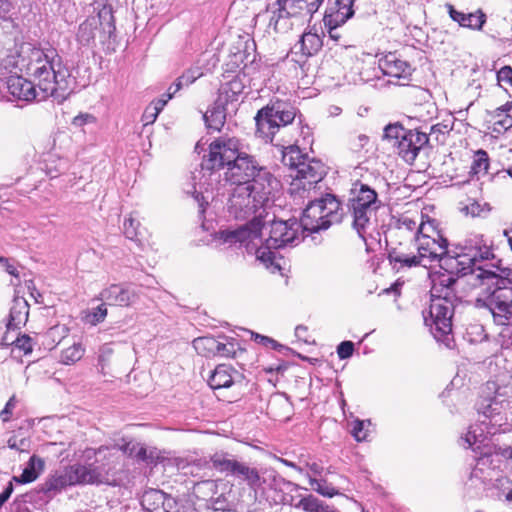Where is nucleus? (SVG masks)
I'll return each mask as SVG.
<instances>
[{
  "label": "nucleus",
  "mask_w": 512,
  "mask_h": 512,
  "mask_svg": "<svg viewBox=\"0 0 512 512\" xmlns=\"http://www.w3.org/2000/svg\"><path fill=\"white\" fill-rule=\"evenodd\" d=\"M25 69L33 82L17 75L7 79V89L15 99L30 102L53 97L62 102L68 95L72 79L55 50L32 49Z\"/></svg>",
  "instance_id": "f257e3e1"
},
{
  "label": "nucleus",
  "mask_w": 512,
  "mask_h": 512,
  "mask_svg": "<svg viewBox=\"0 0 512 512\" xmlns=\"http://www.w3.org/2000/svg\"><path fill=\"white\" fill-rule=\"evenodd\" d=\"M279 185L259 182V186L235 185L228 199L227 209L235 219H248L251 221L235 230H223L216 234V240L220 244L233 245L236 243L256 246L262 240V219L267 215L273 193Z\"/></svg>",
  "instance_id": "f03ea898"
},
{
  "label": "nucleus",
  "mask_w": 512,
  "mask_h": 512,
  "mask_svg": "<svg viewBox=\"0 0 512 512\" xmlns=\"http://www.w3.org/2000/svg\"><path fill=\"white\" fill-rule=\"evenodd\" d=\"M447 246V240L438 230L435 221H423L421 218L418 235H415L416 255L420 266L427 267L433 262H439L442 269L451 272L463 271L480 260H489L494 256L489 245L480 244L478 241L454 256L447 253Z\"/></svg>",
  "instance_id": "7ed1b4c3"
},
{
  "label": "nucleus",
  "mask_w": 512,
  "mask_h": 512,
  "mask_svg": "<svg viewBox=\"0 0 512 512\" xmlns=\"http://www.w3.org/2000/svg\"><path fill=\"white\" fill-rule=\"evenodd\" d=\"M510 391L506 387L495 389L493 397L483 398L478 404V413L484 420L480 424L471 425L466 434L461 438L464 448L479 451L488 448V435H494L499 431L505 432L512 424V401Z\"/></svg>",
  "instance_id": "20e7f679"
},
{
  "label": "nucleus",
  "mask_w": 512,
  "mask_h": 512,
  "mask_svg": "<svg viewBox=\"0 0 512 512\" xmlns=\"http://www.w3.org/2000/svg\"><path fill=\"white\" fill-rule=\"evenodd\" d=\"M492 268L490 264L478 268L479 285L487 288L477 301L489 310L496 325L504 326L499 338L502 347L508 348L512 345V287L506 286V280Z\"/></svg>",
  "instance_id": "39448f33"
},
{
  "label": "nucleus",
  "mask_w": 512,
  "mask_h": 512,
  "mask_svg": "<svg viewBox=\"0 0 512 512\" xmlns=\"http://www.w3.org/2000/svg\"><path fill=\"white\" fill-rule=\"evenodd\" d=\"M300 229V224L295 219L272 221L269 226L268 237L265 239V246L257 247V244L256 246L250 245L247 248H256V260L270 272H279L282 270L284 261L275 250L298 241Z\"/></svg>",
  "instance_id": "423d86ee"
},
{
  "label": "nucleus",
  "mask_w": 512,
  "mask_h": 512,
  "mask_svg": "<svg viewBox=\"0 0 512 512\" xmlns=\"http://www.w3.org/2000/svg\"><path fill=\"white\" fill-rule=\"evenodd\" d=\"M380 205L381 202L373 188L360 181H355L352 184L348 206L353 216V226L361 237L370 224L372 215Z\"/></svg>",
  "instance_id": "0eeeda50"
},
{
  "label": "nucleus",
  "mask_w": 512,
  "mask_h": 512,
  "mask_svg": "<svg viewBox=\"0 0 512 512\" xmlns=\"http://www.w3.org/2000/svg\"><path fill=\"white\" fill-rule=\"evenodd\" d=\"M341 216L339 200L334 195L327 194L308 204L299 224L302 230L317 232L339 222Z\"/></svg>",
  "instance_id": "6e6552de"
},
{
  "label": "nucleus",
  "mask_w": 512,
  "mask_h": 512,
  "mask_svg": "<svg viewBox=\"0 0 512 512\" xmlns=\"http://www.w3.org/2000/svg\"><path fill=\"white\" fill-rule=\"evenodd\" d=\"M225 179L233 185L251 183L259 186V182L279 185L278 180L264 167L260 166L254 157L242 152L227 168Z\"/></svg>",
  "instance_id": "1a4fd4ad"
},
{
  "label": "nucleus",
  "mask_w": 512,
  "mask_h": 512,
  "mask_svg": "<svg viewBox=\"0 0 512 512\" xmlns=\"http://www.w3.org/2000/svg\"><path fill=\"white\" fill-rule=\"evenodd\" d=\"M296 111L290 105L276 101L258 111L255 120L257 133L265 141H273L276 132L281 127L292 123Z\"/></svg>",
  "instance_id": "9d476101"
},
{
  "label": "nucleus",
  "mask_w": 512,
  "mask_h": 512,
  "mask_svg": "<svg viewBox=\"0 0 512 512\" xmlns=\"http://www.w3.org/2000/svg\"><path fill=\"white\" fill-rule=\"evenodd\" d=\"M453 312L454 302L448 297V293L432 297L429 309L423 312V318L436 340L448 339L452 331Z\"/></svg>",
  "instance_id": "9b49d317"
},
{
  "label": "nucleus",
  "mask_w": 512,
  "mask_h": 512,
  "mask_svg": "<svg viewBox=\"0 0 512 512\" xmlns=\"http://www.w3.org/2000/svg\"><path fill=\"white\" fill-rule=\"evenodd\" d=\"M326 175L325 165L318 159H307L300 164L299 168L290 173L292 178L290 192L293 195L304 197L305 193L314 190L319 182Z\"/></svg>",
  "instance_id": "f8f14e48"
},
{
  "label": "nucleus",
  "mask_w": 512,
  "mask_h": 512,
  "mask_svg": "<svg viewBox=\"0 0 512 512\" xmlns=\"http://www.w3.org/2000/svg\"><path fill=\"white\" fill-rule=\"evenodd\" d=\"M115 31L114 17L110 6H103L95 17L87 18L80 24L77 32V41L84 46L94 43L96 37L103 35L110 37Z\"/></svg>",
  "instance_id": "ddd939ff"
},
{
  "label": "nucleus",
  "mask_w": 512,
  "mask_h": 512,
  "mask_svg": "<svg viewBox=\"0 0 512 512\" xmlns=\"http://www.w3.org/2000/svg\"><path fill=\"white\" fill-rule=\"evenodd\" d=\"M239 139L235 137H219L209 145V154L203 162V169L218 170L229 168L241 154Z\"/></svg>",
  "instance_id": "4468645a"
},
{
  "label": "nucleus",
  "mask_w": 512,
  "mask_h": 512,
  "mask_svg": "<svg viewBox=\"0 0 512 512\" xmlns=\"http://www.w3.org/2000/svg\"><path fill=\"white\" fill-rule=\"evenodd\" d=\"M293 0H275L267 5L269 14L268 27L276 33H287L299 23L297 12L299 10Z\"/></svg>",
  "instance_id": "2eb2a0df"
},
{
  "label": "nucleus",
  "mask_w": 512,
  "mask_h": 512,
  "mask_svg": "<svg viewBox=\"0 0 512 512\" xmlns=\"http://www.w3.org/2000/svg\"><path fill=\"white\" fill-rule=\"evenodd\" d=\"M488 260H480L477 262V264H473L469 266L467 269L463 271H455L451 272L448 269H444L447 274L441 275L437 278L433 279V286H432V297H435L439 294L445 295L448 293V297H450L452 292V287L454 285H459L461 280L456 279L454 275L461 274L463 277H467V282L476 286V282H479V278H477V274L479 273V266H486L488 267L489 264L487 263Z\"/></svg>",
  "instance_id": "dca6fc26"
},
{
  "label": "nucleus",
  "mask_w": 512,
  "mask_h": 512,
  "mask_svg": "<svg viewBox=\"0 0 512 512\" xmlns=\"http://www.w3.org/2000/svg\"><path fill=\"white\" fill-rule=\"evenodd\" d=\"M193 347L199 355L204 357H235L239 348L234 339H228L227 337L216 339L209 336L194 339Z\"/></svg>",
  "instance_id": "f3484780"
},
{
  "label": "nucleus",
  "mask_w": 512,
  "mask_h": 512,
  "mask_svg": "<svg viewBox=\"0 0 512 512\" xmlns=\"http://www.w3.org/2000/svg\"><path fill=\"white\" fill-rule=\"evenodd\" d=\"M101 299L109 305L128 307L139 299V291L132 286L113 284L101 292Z\"/></svg>",
  "instance_id": "a211bd4d"
},
{
  "label": "nucleus",
  "mask_w": 512,
  "mask_h": 512,
  "mask_svg": "<svg viewBox=\"0 0 512 512\" xmlns=\"http://www.w3.org/2000/svg\"><path fill=\"white\" fill-rule=\"evenodd\" d=\"M428 142L425 133L408 131L396 144L398 154L408 163H412L421 148Z\"/></svg>",
  "instance_id": "6ab92c4d"
},
{
  "label": "nucleus",
  "mask_w": 512,
  "mask_h": 512,
  "mask_svg": "<svg viewBox=\"0 0 512 512\" xmlns=\"http://www.w3.org/2000/svg\"><path fill=\"white\" fill-rule=\"evenodd\" d=\"M378 67L384 75L396 79L408 80L412 74L410 64L399 59L395 53H389L380 58Z\"/></svg>",
  "instance_id": "aec40b11"
},
{
  "label": "nucleus",
  "mask_w": 512,
  "mask_h": 512,
  "mask_svg": "<svg viewBox=\"0 0 512 512\" xmlns=\"http://www.w3.org/2000/svg\"><path fill=\"white\" fill-rule=\"evenodd\" d=\"M141 504L147 512H173L176 500L160 490L151 489L144 492Z\"/></svg>",
  "instance_id": "412c9836"
},
{
  "label": "nucleus",
  "mask_w": 512,
  "mask_h": 512,
  "mask_svg": "<svg viewBox=\"0 0 512 512\" xmlns=\"http://www.w3.org/2000/svg\"><path fill=\"white\" fill-rule=\"evenodd\" d=\"M500 454L497 452L491 453L490 449L484 452L483 455L478 459L475 468L471 472L470 480L473 482L474 479L480 480L485 483L491 481L493 478L492 473L494 472L495 465L490 469V465L494 462H500Z\"/></svg>",
  "instance_id": "4be33fe9"
},
{
  "label": "nucleus",
  "mask_w": 512,
  "mask_h": 512,
  "mask_svg": "<svg viewBox=\"0 0 512 512\" xmlns=\"http://www.w3.org/2000/svg\"><path fill=\"white\" fill-rule=\"evenodd\" d=\"M446 8L452 20L457 22L461 27L481 30L486 21V16L481 11L465 14L457 11L451 4H446Z\"/></svg>",
  "instance_id": "5701e85b"
},
{
  "label": "nucleus",
  "mask_w": 512,
  "mask_h": 512,
  "mask_svg": "<svg viewBox=\"0 0 512 512\" xmlns=\"http://www.w3.org/2000/svg\"><path fill=\"white\" fill-rule=\"evenodd\" d=\"M74 485L101 482V473L91 465L75 464L67 467Z\"/></svg>",
  "instance_id": "b1692460"
},
{
  "label": "nucleus",
  "mask_w": 512,
  "mask_h": 512,
  "mask_svg": "<svg viewBox=\"0 0 512 512\" xmlns=\"http://www.w3.org/2000/svg\"><path fill=\"white\" fill-rule=\"evenodd\" d=\"M29 315V305L25 298L15 297L10 307L9 318L7 322L8 329H19L21 325L27 322Z\"/></svg>",
  "instance_id": "393cba45"
},
{
  "label": "nucleus",
  "mask_w": 512,
  "mask_h": 512,
  "mask_svg": "<svg viewBox=\"0 0 512 512\" xmlns=\"http://www.w3.org/2000/svg\"><path fill=\"white\" fill-rule=\"evenodd\" d=\"M236 372L228 365H218L211 373L208 384L212 389L228 388L234 383Z\"/></svg>",
  "instance_id": "a878e982"
},
{
  "label": "nucleus",
  "mask_w": 512,
  "mask_h": 512,
  "mask_svg": "<svg viewBox=\"0 0 512 512\" xmlns=\"http://www.w3.org/2000/svg\"><path fill=\"white\" fill-rule=\"evenodd\" d=\"M44 460L36 455H33L27 463L20 476H14L12 481L17 483L26 484L35 481L44 470Z\"/></svg>",
  "instance_id": "bb28decb"
},
{
  "label": "nucleus",
  "mask_w": 512,
  "mask_h": 512,
  "mask_svg": "<svg viewBox=\"0 0 512 512\" xmlns=\"http://www.w3.org/2000/svg\"><path fill=\"white\" fill-rule=\"evenodd\" d=\"M233 476L245 482L251 489L261 487V476L255 467H251L245 462L238 461Z\"/></svg>",
  "instance_id": "cd10ccee"
},
{
  "label": "nucleus",
  "mask_w": 512,
  "mask_h": 512,
  "mask_svg": "<svg viewBox=\"0 0 512 512\" xmlns=\"http://www.w3.org/2000/svg\"><path fill=\"white\" fill-rule=\"evenodd\" d=\"M388 258L390 263L397 268L418 266V258L414 253L407 252L402 244L399 247H391Z\"/></svg>",
  "instance_id": "c85d7f7f"
},
{
  "label": "nucleus",
  "mask_w": 512,
  "mask_h": 512,
  "mask_svg": "<svg viewBox=\"0 0 512 512\" xmlns=\"http://www.w3.org/2000/svg\"><path fill=\"white\" fill-rule=\"evenodd\" d=\"M72 485H74L73 481L67 467H65L63 470L56 471L52 474L43 484L42 490L46 493L59 492L67 486Z\"/></svg>",
  "instance_id": "c756f323"
},
{
  "label": "nucleus",
  "mask_w": 512,
  "mask_h": 512,
  "mask_svg": "<svg viewBox=\"0 0 512 512\" xmlns=\"http://www.w3.org/2000/svg\"><path fill=\"white\" fill-rule=\"evenodd\" d=\"M309 159L303 154L297 144L288 145L283 147L282 150V162L285 166L289 167L291 173L296 171L302 162Z\"/></svg>",
  "instance_id": "7c9ffc66"
},
{
  "label": "nucleus",
  "mask_w": 512,
  "mask_h": 512,
  "mask_svg": "<svg viewBox=\"0 0 512 512\" xmlns=\"http://www.w3.org/2000/svg\"><path fill=\"white\" fill-rule=\"evenodd\" d=\"M347 20L348 19H345V17L334 8H332L330 11H326L323 17V23L331 39L338 41L341 38V35L338 33L337 29L345 24Z\"/></svg>",
  "instance_id": "2f4dec72"
},
{
  "label": "nucleus",
  "mask_w": 512,
  "mask_h": 512,
  "mask_svg": "<svg viewBox=\"0 0 512 512\" xmlns=\"http://www.w3.org/2000/svg\"><path fill=\"white\" fill-rule=\"evenodd\" d=\"M244 90V84L238 78H233L229 82L222 85L220 89L218 101L227 104L237 101Z\"/></svg>",
  "instance_id": "473e14b6"
},
{
  "label": "nucleus",
  "mask_w": 512,
  "mask_h": 512,
  "mask_svg": "<svg viewBox=\"0 0 512 512\" xmlns=\"http://www.w3.org/2000/svg\"><path fill=\"white\" fill-rule=\"evenodd\" d=\"M223 105V103L218 101V104L215 107L208 109L203 115L205 123L209 129L219 131L224 125L226 115Z\"/></svg>",
  "instance_id": "72a5a7b5"
},
{
  "label": "nucleus",
  "mask_w": 512,
  "mask_h": 512,
  "mask_svg": "<svg viewBox=\"0 0 512 512\" xmlns=\"http://www.w3.org/2000/svg\"><path fill=\"white\" fill-rule=\"evenodd\" d=\"M85 353V348L79 342H74L71 346L61 352L60 361L65 365H71L79 361Z\"/></svg>",
  "instance_id": "f704fd0d"
},
{
  "label": "nucleus",
  "mask_w": 512,
  "mask_h": 512,
  "mask_svg": "<svg viewBox=\"0 0 512 512\" xmlns=\"http://www.w3.org/2000/svg\"><path fill=\"white\" fill-rule=\"evenodd\" d=\"M202 75L203 72L200 67H191L178 77L174 83H172V88L174 90H181L183 87L194 83Z\"/></svg>",
  "instance_id": "c9c22d12"
},
{
  "label": "nucleus",
  "mask_w": 512,
  "mask_h": 512,
  "mask_svg": "<svg viewBox=\"0 0 512 512\" xmlns=\"http://www.w3.org/2000/svg\"><path fill=\"white\" fill-rule=\"evenodd\" d=\"M113 352L112 347L108 344L101 346L99 349L97 369L104 376L110 373Z\"/></svg>",
  "instance_id": "e433bc0d"
},
{
  "label": "nucleus",
  "mask_w": 512,
  "mask_h": 512,
  "mask_svg": "<svg viewBox=\"0 0 512 512\" xmlns=\"http://www.w3.org/2000/svg\"><path fill=\"white\" fill-rule=\"evenodd\" d=\"M140 223L139 221L130 215L128 218L125 219L123 224V231L127 238L139 242L140 245H143L142 243V232L139 230Z\"/></svg>",
  "instance_id": "4c0bfd02"
},
{
  "label": "nucleus",
  "mask_w": 512,
  "mask_h": 512,
  "mask_svg": "<svg viewBox=\"0 0 512 512\" xmlns=\"http://www.w3.org/2000/svg\"><path fill=\"white\" fill-rule=\"evenodd\" d=\"M326 506L324 502L313 495L304 496L295 504V508H301L305 512H323Z\"/></svg>",
  "instance_id": "58836bf2"
},
{
  "label": "nucleus",
  "mask_w": 512,
  "mask_h": 512,
  "mask_svg": "<svg viewBox=\"0 0 512 512\" xmlns=\"http://www.w3.org/2000/svg\"><path fill=\"white\" fill-rule=\"evenodd\" d=\"M211 463L218 471L233 475L238 461L235 459H229L223 455H215L211 458Z\"/></svg>",
  "instance_id": "ea45409f"
},
{
  "label": "nucleus",
  "mask_w": 512,
  "mask_h": 512,
  "mask_svg": "<svg viewBox=\"0 0 512 512\" xmlns=\"http://www.w3.org/2000/svg\"><path fill=\"white\" fill-rule=\"evenodd\" d=\"M489 167V158L488 154L484 150H478L473 159V163L471 165V173L478 174H486Z\"/></svg>",
  "instance_id": "a19ab883"
},
{
  "label": "nucleus",
  "mask_w": 512,
  "mask_h": 512,
  "mask_svg": "<svg viewBox=\"0 0 512 512\" xmlns=\"http://www.w3.org/2000/svg\"><path fill=\"white\" fill-rule=\"evenodd\" d=\"M306 477L308 478L309 484L313 490L322 496L331 498L338 494V491L333 486L329 485L326 481L317 480L311 477L309 474H306Z\"/></svg>",
  "instance_id": "79ce46f5"
},
{
  "label": "nucleus",
  "mask_w": 512,
  "mask_h": 512,
  "mask_svg": "<svg viewBox=\"0 0 512 512\" xmlns=\"http://www.w3.org/2000/svg\"><path fill=\"white\" fill-rule=\"evenodd\" d=\"M7 445L10 449H14L19 452H28L30 450L31 440L21 432H17L8 439Z\"/></svg>",
  "instance_id": "37998d69"
},
{
  "label": "nucleus",
  "mask_w": 512,
  "mask_h": 512,
  "mask_svg": "<svg viewBox=\"0 0 512 512\" xmlns=\"http://www.w3.org/2000/svg\"><path fill=\"white\" fill-rule=\"evenodd\" d=\"M107 316V308L105 304H100L97 307L91 308L85 313L84 321L87 324L95 326L104 321Z\"/></svg>",
  "instance_id": "c03bdc74"
},
{
  "label": "nucleus",
  "mask_w": 512,
  "mask_h": 512,
  "mask_svg": "<svg viewBox=\"0 0 512 512\" xmlns=\"http://www.w3.org/2000/svg\"><path fill=\"white\" fill-rule=\"evenodd\" d=\"M461 210L472 217H479L487 214L490 211V207L487 203L470 200L469 203L462 207Z\"/></svg>",
  "instance_id": "a18cd8bd"
},
{
  "label": "nucleus",
  "mask_w": 512,
  "mask_h": 512,
  "mask_svg": "<svg viewBox=\"0 0 512 512\" xmlns=\"http://www.w3.org/2000/svg\"><path fill=\"white\" fill-rule=\"evenodd\" d=\"M163 110V103L162 102H151L150 105H148L142 115V121L144 122V125L152 124L156 121L159 113Z\"/></svg>",
  "instance_id": "49530a36"
},
{
  "label": "nucleus",
  "mask_w": 512,
  "mask_h": 512,
  "mask_svg": "<svg viewBox=\"0 0 512 512\" xmlns=\"http://www.w3.org/2000/svg\"><path fill=\"white\" fill-rule=\"evenodd\" d=\"M408 131L405 130L401 125L390 124L384 129V138L393 141V146H396L398 141L406 135Z\"/></svg>",
  "instance_id": "de8ad7c7"
},
{
  "label": "nucleus",
  "mask_w": 512,
  "mask_h": 512,
  "mask_svg": "<svg viewBox=\"0 0 512 512\" xmlns=\"http://www.w3.org/2000/svg\"><path fill=\"white\" fill-rule=\"evenodd\" d=\"M371 425L370 420H355L352 426V435L355 440L360 442L367 438L368 436V427Z\"/></svg>",
  "instance_id": "09e8293b"
},
{
  "label": "nucleus",
  "mask_w": 512,
  "mask_h": 512,
  "mask_svg": "<svg viewBox=\"0 0 512 512\" xmlns=\"http://www.w3.org/2000/svg\"><path fill=\"white\" fill-rule=\"evenodd\" d=\"M283 479L278 475L273 468H266L263 470V477H261V486L267 484L271 488H275Z\"/></svg>",
  "instance_id": "8fccbe9b"
},
{
  "label": "nucleus",
  "mask_w": 512,
  "mask_h": 512,
  "mask_svg": "<svg viewBox=\"0 0 512 512\" xmlns=\"http://www.w3.org/2000/svg\"><path fill=\"white\" fill-rule=\"evenodd\" d=\"M35 341L28 335L17 336V341L14 345L16 349L22 351L24 354H29L32 352Z\"/></svg>",
  "instance_id": "3c124183"
},
{
  "label": "nucleus",
  "mask_w": 512,
  "mask_h": 512,
  "mask_svg": "<svg viewBox=\"0 0 512 512\" xmlns=\"http://www.w3.org/2000/svg\"><path fill=\"white\" fill-rule=\"evenodd\" d=\"M355 0H337L335 10H337L345 19H350L354 15L353 4Z\"/></svg>",
  "instance_id": "603ef678"
},
{
  "label": "nucleus",
  "mask_w": 512,
  "mask_h": 512,
  "mask_svg": "<svg viewBox=\"0 0 512 512\" xmlns=\"http://www.w3.org/2000/svg\"><path fill=\"white\" fill-rule=\"evenodd\" d=\"M419 226L420 223L409 216H403L399 220V230L402 232H416V235H418Z\"/></svg>",
  "instance_id": "864d4df0"
},
{
  "label": "nucleus",
  "mask_w": 512,
  "mask_h": 512,
  "mask_svg": "<svg viewBox=\"0 0 512 512\" xmlns=\"http://www.w3.org/2000/svg\"><path fill=\"white\" fill-rule=\"evenodd\" d=\"M354 351V344L351 341H343L337 348V353L340 359H346L352 356Z\"/></svg>",
  "instance_id": "5fc2aeb1"
},
{
  "label": "nucleus",
  "mask_w": 512,
  "mask_h": 512,
  "mask_svg": "<svg viewBox=\"0 0 512 512\" xmlns=\"http://www.w3.org/2000/svg\"><path fill=\"white\" fill-rule=\"evenodd\" d=\"M17 399L13 395L6 403L4 409L0 412V418L3 422H7L10 419V416L12 415V412L14 408L16 407Z\"/></svg>",
  "instance_id": "6e6d98bb"
},
{
  "label": "nucleus",
  "mask_w": 512,
  "mask_h": 512,
  "mask_svg": "<svg viewBox=\"0 0 512 512\" xmlns=\"http://www.w3.org/2000/svg\"><path fill=\"white\" fill-rule=\"evenodd\" d=\"M498 81L500 83L508 84L512 86V68L505 66L501 68L497 74Z\"/></svg>",
  "instance_id": "4d7b16f0"
},
{
  "label": "nucleus",
  "mask_w": 512,
  "mask_h": 512,
  "mask_svg": "<svg viewBox=\"0 0 512 512\" xmlns=\"http://www.w3.org/2000/svg\"><path fill=\"white\" fill-rule=\"evenodd\" d=\"M318 38L315 34L312 33H306L302 36L300 40L301 49L304 54H311V50L306 47V44L309 42L311 44L318 43Z\"/></svg>",
  "instance_id": "13d9d810"
},
{
  "label": "nucleus",
  "mask_w": 512,
  "mask_h": 512,
  "mask_svg": "<svg viewBox=\"0 0 512 512\" xmlns=\"http://www.w3.org/2000/svg\"><path fill=\"white\" fill-rule=\"evenodd\" d=\"M324 0H293L296 6L299 2H305V8H308V13H315L318 11Z\"/></svg>",
  "instance_id": "bf43d9fd"
},
{
  "label": "nucleus",
  "mask_w": 512,
  "mask_h": 512,
  "mask_svg": "<svg viewBox=\"0 0 512 512\" xmlns=\"http://www.w3.org/2000/svg\"><path fill=\"white\" fill-rule=\"evenodd\" d=\"M17 329H8L7 332L4 334L1 340V344L3 346H14L17 341V336L14 335L13 332H15Z\"/></svg>",
  "instance_id": "052dcab7"
},
{
  "label": "nucleus",
  "mask_w": 512,
  "mask_h": 512,
  "mask_svg": "<svg viewBox=\"0 0 512 512\" xmlns=\"http://www.w3.org/2000/svg\"><path fill=\"white\" fill-rule=\"evenodd\" d=\"M502 486V494L504 498L508 501H512V483L508 479L501 480Z\"/></svg>",
  "instance_id": "680f3d73"
},
{
  "label": "nucleus",
  "mask_w": 512,
  "mask_h": 512,
  "mask_svg": "<svg viewBox=\"0 0 512 512\" xmlns=\"http://www.w3.org/2000/svg\"><path fill=\"white\" fill-rule=\"evenodd\" d=\"M179 90H174L172 88V84L169 86V88L167 89V92L164 93L163 95H161L160 98L154 100L153 102H162L163 103V108L165 107V105L168 103V101L170 99H172V97L178 92Z\"/></svg>",
  "instance_id": "e2e57ef3"
},
{
  "label": "nucleus",
  "mask_w": 512,
  "mask_h": 512,
  "mask_svg": "<svg viewBox=\"0 0 512 512\" xmlns=\"http://www.w3.org/2000/svg\"><path fill=\"white\" fill-rule=\"evenodd\" d=\"M95 118L90 114H81L73 119V124L76 126H82L89 122H94Z\"/></svg>",
  "instance_id": "0e129e2a"
},
{
  "label": "nucleus",
  "mask_w": 512,
  "mask_h": 512,
  "mask_svg": "<svg viewBox=\"0 0 512 512\" xmlns=\"http://www.w3.org/2000/svg\"><path fill=\"white\" fill-rule=\"evenodd\" d=\"M13 492L12 481L9 482L8 486L0 493V507L9 499Z\"/></svg>",
  "instance_id": "69168bd1"
},
{
  "label": "nucleus",
  "mask_w": 512,
  "mask_h": 512,
  "mask_svg": "<svg viewBox=\"0 0 512 512\" xmlns=\"http://www.w3.org/2000/svg\"><path fill=\"white\" fill-rule=\"evenodd\" d=\"M298 7L297 9L299 12H297V19L300 21V18L311 16L314 13H308V8H305V2H299V4L296 5Z\"/></svg>",
  "instance_id": "338daca9"
},
{
  "label": "nucleus",
  "mask_w": 512,
  "mask_h": 512,
  "mask_svg": "<svg viewBox=\"0 0 512 512\" xmlns=\"http://www.w3.org/2000/svg\"><path fill=\"white\" fill-rule=\"evenodd\" d=\"M194 198L199 205V213L203 214L205 212V206L208 204V202L205 200V197L199 193H196Z\"/></svg>",
  "instance_id": "774afa93"
}]
</instances>
